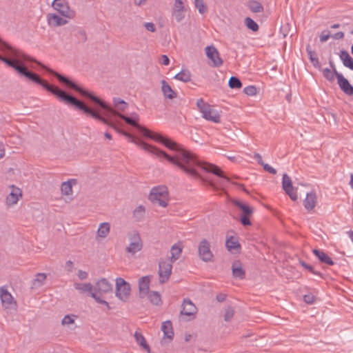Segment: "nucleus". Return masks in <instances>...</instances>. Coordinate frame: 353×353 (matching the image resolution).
I'll list each match as a JSON object with an SVG mask.
<instances>
[{
  "mask_svg": "<svg viewBox=\"0 0 353 353\" xmlns=\"http://www.w3.org/2000/svg\"><path fill=\"white\" fill-rule=\"evenodd\" d=\"M196 105L199 109L200 112L202 113L203 110L207 109V107H208L210 105L205 103L203 99H199L196 101Z\"/></svg>",
  "mask_w": 353,
  "mask_h": 353,
  "instance_id": "49",
  "label": "nucleus"
},
{
  "mask_svg": "<svg viewBox=\"0 0 353 353\" xmlns=\"http://www.w3.org/2000/svg\"><path fill=\"white\" fill-rule=\"evenodd\" d=\"M48 22L50 26L54 27L61 26L68 23V20L57 14H48L47 16Z\"/></svg>",
  "mask_w": 353,
  "mask_h": 353,
  "instance_id": "16",
  "label": "nucleus"
},
{
  "mask_svg": "<svg viewBox=\"0 0 353 353\" xmlns=\"http://www.w3.org/2000/svg\"><path fill=\"white\" fill-rule=\"evenodd\" d=\"M77 275L81 280H84L88 277V273L83 270H79Z\"/></svg>",
  "mask_w": 353,
  "mask_h": 353,
  "instance_id": "59",
  "label": "nucleus"
},
{
  "mask_svg": "<svg viewBox=\"0 0 353 353\" xmlns=\"http://www.w3.org/2000/svg\"><path fill=\"white\" fill-rule=\"evenodd\" d=\"M316 204V195L315 192H310L306 194V198L303 201V205L306 210H312L314 208Z\"/></svg>",
  "mask_w": 353,
  "mask_h": 353,
  "instance_id": "20",
  "label": "nucleus"
},
{
  "mask_svg": "<svg viewBox=\"0 0 353 353\" xmlns=\"http://www.w3.org/2000/svg\"><path fill=\"white\" fill-rule=\"evenodd\" d=\"M77 182V179H74L63 182L61 188L62 194L66 196L71 195L72 194V185H76Z\"/></svg>",
  "mask_w": 353,
  "mask_h": 353,
  "instance_id": "24",
  "label": "nucleus"
},
{
  "mask_svg": "<svg viewBox=\"0 0 353 353\" xmlns=\"http://www.w3.org/2000/svg\"><path fill=\"white\" fill-rule=\"evenodd\" d=\"M263 169L268 172L270 174H276V170L273 167L270 166V165L267 163H264L263 165Z\"/></svg>",
  "mask_w": 353,
  "mask_h": 353,
  "instance_id": "54",
  "label": "nucleus"
},
{
  "mask_svg": "<svg viewBox=\"0 0 353 353\" xmlns=\"http://www.w3.org/2000/svg\"><path fill=\"white\" fill-rule=\"evenodd\" d=\"M216 299L218 300V301L222 302V301H223L225 300V296L223 295V294L217 295L216 296Z\"/></svg>",
  "mask_w": 353,
  "mask_h": 353,
  "instance_id": "64",
  "label": "nucleus"
},
{
  "mask_svg": "<svg viewBox=\"0 0 353 353\" xmlns=\"http://www.w3.org/2000/svg\"><path fill=\"white\" fill-rule=\"evenodd\" d=\"M232 275L234 278L243 279L245 276V270L242 268L240 261H237L233 263L232 265Z\"/></svg>",
  "mask_w": 353,
  "mask_h": 353,
  "instance_id": "22",
  "label": "nucleus"
},
{
  "mask_svg": "<svg viewBox=\"0 0 353 353\" xmlns=\"http://www.w3.org/2000/svg\"><path fill=\"white\" fill-rule=\"evenodd\" d=\"M174 78L182 82H188L191 80V74L188 70H182L180 72L177 73Z\"/></svg>",
  "mask_w": 353,
  "mask_h": 353,
  "instance_id": "34",
  "label": "nucleus"
},
{
  "mask_svg": "<svg viewBox=\"0 0 353 353\" xmlns=\"http://www.w3.org/2000/svg\"><path fill=\"white\" fill-rule=\"evenodd\" d=\"M339 57L342 61L344 66L350 68L352 70H353V59L346 50H341L339 53Z\"/></svg>",
  "mask_w": 353,
  "mask_h": 353,
  "instance_id": "23",
  "label": "nucleus"
},
{
  "mask_svg": "<svg viewBox=\"0 0 353 353\" xmlns=\"http://www.w3.org/2000/svg\"><path fill=\"white\" fill-rule=\"evenodd\" d=\"M5 155V148L2 142L0 141V159L3 158Z\"/></svg>",
  "mask_w": 353,
  "mask_h": 353,
  "instance_id": "61",
  "label": "nucleus"
},
{
  "mask_svg": "<svg viewBox=\"0 0 353 353\" xmlns=\"http://www.w3.org/2000/svg\"><path fill=\"white\" fill-rule=\"evenodd\" d=\"M330 66L332 68L333 71H332L329 68H324L323 70V74L324 77L329 81H333L335 79V77H336V73H339L336 68L334 65L330 61Z\"/></svg>",
  "mask_w": 353,
  "mask_h": 353,
  "instance_id": "27",
  "label": "nucleus"
},
{
  "mask_svg": "<svg viewBox=\"0 0 353 353\" xmlns=\"http://www.w3.org/2000/svg\"><path fill=\"white\" fill-rule=\"evenodd\" d=\"M113 103L118 111H124L128 107V103L120 98H114Z\"/></svg>",
  "mask_w": 353,
  "mask_h": 353,
  "instance_id": "39",
  "label": "nucleus"
},
{
  "mask_svg": "<svg viewBox=\"0 0 353 353\" xmlns=\"http://www.w3.org/2000/svg\"><path fill=\"white\" fill-rule=\"evenodd\" d=\"M198 252L202 261L209 262L212 260L213 254L210 250V244L207 239H203L201 241L198 247Z\"/></svg>",
  "mask_w": 353,
  "mask_h": 353,
  "instance_id": "7",
  "label": "nucleus"
},
{
  "mask_svg": "<svg viewBox=\"0 0 353 353\" xmlns=\"http://www.w3.org/2000/svg\"><path fill=\"white\" fill-rule=\"evenodd\" d=\"M78 34L82 38V40L83 41H86L87 39V37H86V34H85V32L83 30H81L78 32Z\"/></svg>",
  "mask_w": 353,
  "mask_h": 353,
  "instance_id": "63",
  "label": "nucleus"
},
{
  "mask_svg": "<svg viewBox=\"0 0 353 353\" xmlns=\"http://www.w3.org/2000/svg\"><path fill=\"white\" fill-rule=\"evenodd\" d=\"M17 51L19 52V57H14L13 55H10V52L8 53V52H3L7 57H12V59H9L0 54V60L5 63L7 65L14 68L16 71L18 72L19 74L26 77L27 79L37 84L41 85L43 88L56 95L64 102L70 103L72 105H77L81 109L85 108L79 100L73 96L68 94L65 91L59 89V88H55L50 85L46 81L42 80L37 74L28 70L25 65L20 64V59L23 61H32V59L29 56L17 50Z\"/></svg>",
  "mask_w": 353,
  "mask_h": 353,
  "instance_id": "2",
  "label": "nucleus"
},
{
  "mask_svg": "<svg viewBox=\"0 0 353 353\" xmlns=\"http://www.w3.org/2000/svg\"><path fill=\"white\" fill-rule=\"evenodd\" d=\"M331 36H330V32L327 31V30H324L321 32V34L320 35V41L322 43L325 42L329 39V38Z\"/></svg>",
  "mask_w": 353,
  "mask_h": 353,
  "instance_id": "51",
  "label": "nucleus"
},
{
  "mask_svg": "<svg viewBox=\"0 0 353 353\" xmlns=\"http://www.w3.org/2000/svg\"><path fill=\"white\" fill-rule=\"evenodd\" d=\"M181 313L186 316L194 315L196 313V307L190 299H185L182 304Z\"/></svg>",
  "mask_w": 353,
  "mask_h": 353,
  "instance_id": "17",
  "label": "nucleus"
},
{
  "mask_svg": "<svg viewBox=\"0 0 353 353\" xmlns=\"http://www.w3.org/2000/svg\"><path fill=\"white\" fill-rule=\"evenodd\" d=\"M332 37L336 40L342 39L344 37V33L343 32H338L333 34Z\"/></svg>",
  "mask_w": 353,
  "mask_h": 353,
  "instance_id": "60",
  "label": "nucleus"
},
{
  "mask_svg": "<svg viewBox=\"0 0 353 353\" xmlns=\"http://www.w3.org/2000/svg\"><path fill=\"white\" fill-rule=\"evenodd\" d=\"M244 22L246 27L252 31L256 32L259 30V25L252 18L248 17H246L244 20Z\"/></svg>",
  "mask_w": 353,
  "mask_h": 353,
  "instance_id": "40",
  "label": "nucleus"
},
{
  "mask_svg": "<svg viewBox=\"0 0 353 353\" xmlns=\"http://www.w3.org/2000/svg\"><path fill=\"white\" fill-rule=\"evenodd\" d=\"M0 50L2 52H10V55H13L14 57H19V52L16 49L11 47L5 41H2L0 39Z\"/></svg>",
  "mask_w": 353,
  "mask_h": 353,
  "instance_id": "33",
  "label": "nucleus"
},
{
  "mask_svg": "<svg viewBox=\"0 0 353 353\" xmlns=\"http://www.w3.org/2000/svg\"><path fill=\"white\" fill-rule=\"evenodd\" d=\"M243 92L248 96H254L256 94V88L254 85H248L243 89Z\"/></svg>",
  "mask_w": 353,
  "mask_h": 353,
  "instance_id": "47",
  "label": "nucleus"
},
{
  "mask_svg": "<svg viewBox=\"0 0 353 353\" xmlns=\"http://www.w3.org/2000/svg\"><path fill=\"white\" fill-rule=\"evenodd\" d=\"M161 330L163 332L164 339L166 338L172 340L174 336V332L172 323L170 321H166L162 323Z\"/></svg>",
  "mask_w": 353,
  "mask_h": 353,
  "instance_id": "26",
  "label": "nucleus"
},
{
  "mask_svg": "<svg viewBox=\"0 0 353 353\" xmlns=\"http://www.w3.org/2000/svg\"><path fill=\"white\" fill-rule=\"evenodd\" d=\"M65 267H66L68 271L72 272V268H73V263H72V262L71 261H68L66 262Z\"/></svg>",
  "mask_w": 353,
  "mask_h": 353,
  "instance_id": "62",
  "label": "nucleus"
},
{
  "mask_svg": "<svg viewBox=\"0 0 353 353\" xmlns=\"http://www.w3.org/2000/svg\"><path fill=\"white\" fill-rule=\"evenodd\" d=\"M110 230V225L109 223L104 222L100 224L98 230H97V235L99 237L105 238L106 237Z\"/></svg>",
  "mask_w": 353,
  "mask_h": 353,
  "instance_id": "32",
  "label": "nucleus"
},
{
  "mask_svg": "<svg viewBox=\"0 0 353 353\" xmlns=\"http://www.w3.org/2000/svg\"><path fill=\"white\" fill-rule=\"evenodd\" d=\"M172 263L165 261H161L159 264V281L161 283H165L168 280L172 273Z\"/></svg>",
  "mask_w": 353,
  "mask_h": 353,
  "instance_id": "8",
  "label": "nucleus"
},
{
  "mask_svg": "<svg viewBox=\"0 0 353 353\" xmlns=\"http://www.w3.org/2000/svg\"><path fill=\"white\" fill-rule=\"evenodd\" d=\"M0 299L2 305L6 308L10 307L12 304L14 303L12 294L5 287L0 288Z\"/></svg>",
  "mask_w": 353,
  "mask_h": 353,
  "instance_id": "14",
  "label": "nucleus"
},
{
  "mask_svg": "<svg viewBox=\"0 0 353 353\" xmlns=\"http://www.w3.org/2000/svg\"><path fill=\"white\" fill-rule=\"evenodd\" d=\"M75 317L76 316L74 315H65L61 321V324L63 325H69L72 324L74 322Z\"/></svg>",
  "mask_w": 353,
  "mask_h": 353,
  "instance_id": "45",
  "label": "nucleus"
},
{
  "mask_svg": "<svg viewBox=\"0 0 353 353\" xmlns=\"http://www.w3.org/2000/svg\"><path fill=\"white\" fill-rule=\"evenodd\" d=\"M172 16L177 22H180L184 17L183 10H173Z\"/></svg>",
  "mask_w": 353,
  "mask_h": 353,
  "instance_id": "48",
  "label": "nucleus"
},
{
  "mask_svg": "<svg viewBox=\"0 0 353 353\" xmlns=\"http://www.w3.org/2000/svg\"><path fill=\"white\" fill-rule=\"evenodd\" d=\"M150 278L149 276L141 277L139 281V295L141 298L145 297L150 292Z\"/></svg>",
  "mask_w": 353,
  "mask_h": 353,
  "instance_id": "15",
  "label": "nucleus"
},
{
  "mask_svg": "<svg viewBox=\"0 0 353 353\" xmlns=\"http://www.w3.org/2000/svg\"><path fill=\"white\" fill-rule=\"evenodd\" d=\"M144 27L145 29L151 32H154L156 31V27L154 24L152 22H146L144 23Z\"/></svg>",
  "mask_w": 353,
  "mask_h": 353,
  "instance_id": "52",
  "label": "nucleus"
},
{
  "mask_svg": "<svg viewBox=\"0 0 353 353\" xmlns=\"http://www.w3.org/2000/svg\"><path fill=\"white\" fill-rule=\"evenodd\" d=\"M161 90L165 97L170 99H173L176 97V93L165 80L161 81Z\"/></svg>",
  "mask_w": 353,
  "mask_h": 353,
  "instance_id": "25",
  "label": "nucleus"
},
{
  "mask_svg": "<svg viewBox=\"0 0 353 353\" xmlns=\"http://www.w3.org/2000/svg\"><path fill=\"white\" fill-rule=\"evenodd\" d=\"M145 211V208L143 205H139L133 212V217L137 221H141L144 217Z\"/></svg>",
  "mask_w": 353,
  "mask_h": 353,
  "instance_id": "38",
  "label": "nucleus"
},
{
  "mask_svg": "<svg viewBox=\"0 0 353 353\" xmlns=\"http://www.w3.org/2000/svg\"><path fill=\"white\" fill-rule=\"evenodd\" d=\"M50 72L54 74L60 82L65 83L68 87L77 91L81 95L89 98L92 101L100 105V107L106 110L108 112L118 115L128 124L137 128L143 134L145 137L153 139L158 143L163 144L168 149L175 151L176 153L174 156H170L165 152L157 148V147L148 144L143 141L134 137L131 134L123 130H119L114 125L110 123L108 119L101 116L99 112L88 107L81 101H79L81 103V104H83L85 108L81 109L78 106L74 105L77 108L82 110L86 114L90 115L92 118L97 119L105 124L110 125L117 132L128 138L132 143L139 146L143 150L154 154L160 159H165L168 161L176 165L189 176L195 179L200 178L201 175L199 173V170L201 169L207 172L213 173L215 175L222 178L223 179V183H222L223 185H225V183L230 182V179L223 174V172L218 166L203 163L194 153L186 150L183 146L177 144L176 142L172 141L170 139L164 137L161 134L152 132L145 127L139 125L138 121L139 120V117L137 113L134 112L131 114L130 117H127L124 114L118 113L112 107L102 101L99 98L81 88L74 82L66 77L54 71H50Z\"/></svg>",
  "mask_w": 353,
  "mask_h": 353,
  "instance_id": "1",
  "label": "nucleus"
},
{
  "mask_svg": "<svg viewBox=\"0 0 353 353\" xmlns=\"http://www.w3.org/2000/svg\"><path fill=\"white\" fill-rule=\"evenodd\" d=\"M102 295H103V294H99L98 292H94V293H92V296H92V298H93V299H94L97 303H101V304H103V305H105V306H106V307H107V310H110V307L109 303H108L106 301H105V300H103V299H101V296H102Z\"/></svg>",
  "mask_w": 353,
  "mask_h": 353,
  "instance_id": "43",
  "label": "nucleus"
},
{
  "mask_svg": "<svg viewBox=\"0 0 353 353\" xmlns=\"http://www.w3.org/2000/svg\"><path fill=\"white\" fill-rule=\"evenodd\" d=\"M74 287L81 294H88L92 296V293H94V286L90 283H75Z\"/></svg>",
  "mask_w": 353,
  "mask_h": 353,
  "instance_id": "21",
  "label": "nucleus"
},
{
  "mask_svg": "<svg viewBox=\"0 0 353 353\" xmlns=\"http://www.w3.org/2000/svg\"><path fill=\"white\" fill-rule=\"evenodd\" d=\"M225 245L229 251L240 248L238 239L234 236L228 238L225 241Z\"/></svg>",
  "mask_w": 353,
  "mask_h": 353,
  "instance_id": "36",
  "label": "nucleus"
},
{
  "mask_svg": "<svg viewBox=\"0 0 353 353\" xmlns=\"http://www.w3.org/2000/svg\"><path fill=\"white\" fill-rule=\"evenodd\" d=\"M248 7L254 13H260L264 10V8L262 4L255 0L249 1L248 3Z\"/></svg>",
  "mask_w": 353,
  "mask_h": 353,
  "instance_id": "29",
  "label": "nucleus"
},
{
  "mask_svg": "<svg viewBox=\"0 0 353 353\" xmlns=\"http://www.w3.org/2000/svg\"><path fill=\"white\" fill-rule=\"evenodd\" d=\"M248 216V215H243L241 217V222L243 225H251V221H250Z\"/></svg>",
  "mask_w": 353,
  "mask_h": 353,
  "instance_id": "56",
  "label": "nucleus"
},
{
  "mask_svg": "<svg viewBox=\"0 0 353 353\" xmlns=\"http://www.w3.org/2000/svg\"><path fill=\"white\" fill-rule=\"evenodd\" d=\"M234 314V311L232 307H228L225 310L224 319L225 321H230Z\"/></svg>",
  "mask_w": 353,
  "mask_h": 353,
  "instance_id": "46",
  "label": "nucleus"
},
{
  "mask_svg": "<svg viewBox=\"0 0 353 353\" xmlns=\"http://www.w3.org/2000/svg\"><path fill=\"white\" fill-rule=\"evenodd\" d=\"M303 300L307 304H313L315 301V297L312 294L310 293L304 295Z\"/></svg>",
  "mask_w": 353,
  "mask_h": 353,
  "instance_id": "50",
  "label": "nucleus"
},
{
  "mask_svg": "<svg viewBox=\"0 0 353 353\" xmlns=\"http://www.w3.org/2000/svg\"><path fill=\"white\" fill-rule=\"evenodd\" d=\"M201 114L202 117L208 121H210L216 123H220L221 121L219 112L216 110L213 109L210 105L207 107V109L204 110Z\"/></svg>",
  "mask_w": 353,
  "mask_h": 353,
  "instance_id": "13",
  "label": "nucleus"
},
{
  "mask_svg": "<svg viewBox=\"0 0 353 353\" xmlns=\"http://www.w3.org/2000/svg\"><path fill=\"white\" fill-rule=\"evenodd\" d=\"M182 252V248L178 244H174L172 246L170 250V261L171 263H173L176 261L177 259H179V257L181 255Z\"/></svg>",
  "mask_w": 353,
  "mask_h": 353,
  "instance_id": "28",
  "label": "nucleus"
},
{
  "mask_svg": "<svg viewBox=\"0 0 353 353\" xmlns=\"http://www.w3.org/2000/svg\"><path fill=\"white\" fill-rule=\"evenodd\" d=\"M228 85L232 89H239L242 87V83L239 78L231 77L228 81Z\"/></svg>",
  "mask_w": 353,
  "mask_h": 353,
  "instance_id": "41",
  "label": "nucleus"
},
{
  "mask_svg": "<svg viewBox=\"0 0 353 353\" xmlns=\"http://www.w3.org/2000/svg\"><path fill=\"white\" fill-rule=\"evenodd\" d=\"M282 187L292 201H296L298 198L296 192L294 190L291 178L287 174L283 175Z\"/></svg>",
  "mask_w": 353,
  "mask_h": 353,
  "instance_id": "9",
  "label": "nucleus"
},
{
  "mask_svg": "<svg viewBox=\"0 0 353 353\" xmlns=\"http://www.w3.org/2000/svg\"><path fill=\"white\" fill-rule=\"evenodd\" d=\"M129 245L126 247L125 251L134 254L139 252L143 248L142 240L140 234L137 231H132L128 234Z\"/></svg>",
  "mask_w": 353,
  "mask_h": 353,
  "instance_id": "4",
  "label": "nucleus"
},
{
  "mask_svg": "<svg viewBox=\"0 0 353 353\" xmlns=\"http://www.w3.org/2000/svg\"><path fill=\"white\" fill-rule=\"evenodd\" d=\"M52 6L54 10L66 19H72L75 17V12L70 10L65 0H54Z\"/></svg>",
  "mask_w": 353,
  "mask_h": 353,
  "instance_id": "5",
  "label": "nucleus"
},
{
  "mask_svg": "<svg viewBox=\"0 0 353 353\" xmlns=\"http://www.w3.org/2000/svg\"><path fill=\"white\" fill-rule=\"evenodd\" d=\"M46 279V276L43 273H38L36 275V278L34 280L33 285L34 287L38 288L43 284L44 281Z\"/></svg>",
  "mask_w": 353,
  "mask_h": 353,
  "instance_id": "42",
  "label": "nucleus"
},
{
  "mask_svg": "<svg viewBox=\"0 0 353 353\" xmlns=\"http://www.w3.org/2000/svg\"><path fill=\"white\" fill-rule=\"evenodd\" d=\"M149 199L154 203L161 207H166L168 201V191L167 187L159 185L152 188Z\"/></svg>",
  "mask_w": 353,
  "mask_h": 353,
  "instance_id": "3",
  "label": "nucleus"
},
{
  "mask_svg": "<svg viewBox=\"0 0 353 353\" xmlns=\"http://www.w3.org/2000/svg\"><path fill=\"white\" fill-rule=\"evenodd\" d=\"M160 62L162 65H168L170 63V59L167 55H162L160 59Z\"/></svg>",
  "mask_w": 353,
  "mask_h": 353,
  "instance_id": "57",
  "label": "nucleus"
},
{
  "mask_svg": "<svg viewBox=\"0 0 353 353\" xmlns=\"http://www.w3.org/2000/svg\"><path fill=\"white\" fill-rule=\"evenodd\" d=\"M205 50L207 57L212 61L214 66L219 67L223 64L219 53L214 46H207Z\"/></svg>",
  "mask_w": 353,
  "mask_h": 353,
  "instance_id": "10",
  "label": "nucleus"
},
{
  "mask_svg": "<svg viewBox=\"0 0 353 353\" xmlns=\"http://www.w3.org/2000/svg\"><path fill=\"white\" fill-rule=\"evenodd\" d=\"M174 10H183V3L181 0H175L174 4Z\"/></svg>",
  "mask_w": 353,
  "mask_h": 353,
  "instance_id": "53",
  "label": "nucleus"
},
{
  "mask_svg": "<svg viewBox=\"0 0 353 353\" xmlns=\"http://www.w3.org/2000/svg\"><path fill=\"white\" fill-rule=\"evenodd\" d=\"M11 188L12 190L6 198V203L9 205L16 204L19 201V197L21 196V191L19 188H16L14 185H12Z\"/></svg>",
  "mask_w": 353,
  "mask_h": 353,
  "instance_id": "18",
  "label": "nucleus"
},
{
  "mask_svg": "<svg viewBox=\"0 0 353 353\" xmlns=\"http://www.w3.org/2000/svg\"><path fill=\"white\" fill-rule=\"evenodd\" d=\"M194 4L200 14H203L206 11V7L203 0H194Z\"/></svg>",
  "mask_w": 353,
  "mask_h": 353,
  "instance_id": "44",
  "label": "nucleus"
},
{
  "mask_svg": "<svg viewBox=\"0 0 353 353\" xmlns=\"http://www.w3.org/2000/svg\"><path fill=\"white\" fill-rule=\"evenodd\" d=\"M300 264L303 267L305 268V269L308 270L310 272H312L313 274H316V273L314 271V268L310 265H308L307 264L305 261H300Z\"/></svg>",
  "mask_w": 353,
  "mask_h": 353,
  "instance_id": "55",
  "label": "nucleus"
},
{
  "mask_svg": "<svg viewBox=\"0 0 353 353\" xmlns=\"http://www.w3.org/2000/svg\"><path fill=\"white\" fill-rule=\"evenodd\" d=\"M254 159L258 162V163L261 165H263L265 163L263 162L262 159V157L259 153H254Z\"/></svg>",
  "mask_w": 353,
  "mask_h": 353,
  "instance_id": "58",
  "label": "nucleus"
},
{
  "mask_svg": "<svg viewBox=\"0 0 353 353\" xmlns=\"http://www.w3.org/2000/svg\"><path fill=\"white\" fill-rule=\"evenodd\" d=\"M134 338L137 343H139L145 350L150 352V346L147 343L145 337L141 332L136 331L134 333Z\"/></svg>",
  "mask_w": 353,
  "mask_h": 353,
  "instance_id": "30",
  "label": "nucleus"
},
{
  "mask_svg": "<svg viewBox=\"0 0 353 353\" xmlns=\"http://www.w3.org/2000/svg\"><path fill=\"white\" fill-rule=\"evenodd\" d=\"M234 203L243 211L244 215H250L253 212L252 208L245 203L239 201H234Z\"/></svg>",
  "mask_w": 353,
  "mask_h": 353,
  "instance_id": "37",
  "label": "nucleus"
},
{
  "mask_svg": "<svg viewBox=\"0 0 353 353\" xmlns=\"http://www.w3.org/2000/svg\"><path fill=\"white\" fill-rule=\"evenodd\" d=\"M112 291V284L106 279H101L96 283L94 287V292H98L100 294H108Z\"/></svg>",
  "mask_w": 353,
  "mask_h": 353,
  "instance_id": "11",
  "label": "nucleus"
},
{
  "mask_svg": "<svg viewBox=\"0 0 353 353\" xmlns=\"http://www.w3.org/2000/svg\"><path fill=\"white\" fill-rule=\"evenodd\" d=\"M130 292V285L122 278L116 279V296L121 301H125Z\"/></svg>",
  "mask_w": 353,
  "mask_h": 353,
  "instance_id": "6",
  "label": "nucleus"
},
{
  "mask_svg": "<svg viewBox=\"0 0 353 353\" xmlns=\"http://www.w3.org/2000/svg\"><path fill=\"white\" fill-rule=\"evenodd\" d=\"M312 252L321 263L328 265H334V263L332 259L323 250L314 249Z\"/></svg>",
  "mask_w": 353,
  "mask_h": 353,
  "instance_id": "19",
  "label": "nucleus"
},
{
  "mask_svg": "<svg viewBox=\"0 0 353 353\" xmlns=\"http://www.w3.org/2000/svg\"><path fill=\"white\" fill-rule=\"evenodd\" d=\"M146 296H148L149 301L150 303L155 305H160L162 303L161 298L160 294L157 291H152L149 292Z\"/></svg>",
  "mask_w": 353,
  "mask_h": 353,
  "instance_id": "31",
  "label": "nucleus"
},
{
  "mask_svg": "<svg viewBox=\"0 0 353 353\" xmlns=\"http://www.w3.org/2000/svg\"><path fill=\"white\" fill-rule=\"evenodd\" d=\"M336 78L339 86L341 90L347 95H353V86L350 83L348 80L341 73H336Z\"/></svg>",
  "mask_w": 353,
  "mask_h": 353,
  "instance_id": "12",
  "label": "nucleus"
},
{
  "mask_svg": "<svg viewBox=\"0 0 353 353\" xmlns=\"http://www.w3.org/2000/svg\"><path fill=\"white\" fill-rule=\"evenodd\" d=\"M306 50L309 56V59L312 65H314V67H315L316 68H320L321 63L319 61V59L316 53L310 49V47L309 46L307 47Z\"/></svg>",
  "mask_w": 353,
  "mask_h": 353,
  "instance_id": "35",
  "label": "nucleus"
}]
</instances>
